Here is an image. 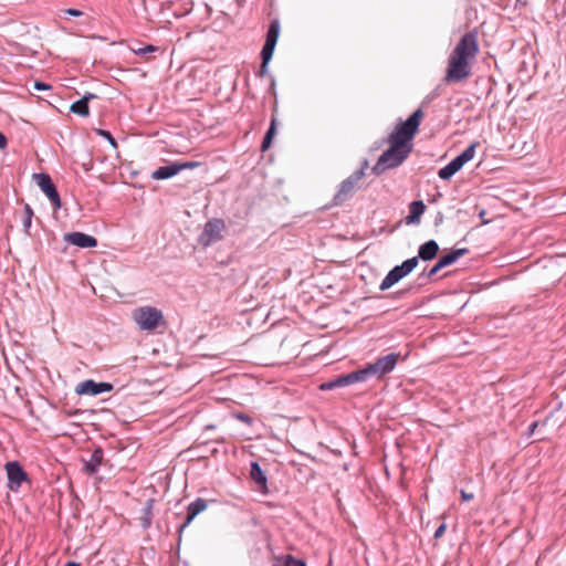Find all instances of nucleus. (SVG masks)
Wrapping results in <instances>:
<instances>
[{"instance_id": "obj_1", "label": "nucleus", "mask_w": 566, "mask_h": 566, "mask_svg": "<svg viewBox=\"0 0 566 566\" xmlns=\"http://www.w3.org/2000/svg\"><path fill=\"white\" fill-rule=\"evenodd\" d=\"M423 112L416 109L406 120H399L395 130L387 137L389 148L385 150L373 167L377 176L386 170L399 167L413 149V138L419 130Z\"/></svg>"}, {"instance_id": "obj_2", "label": "nucleus", "mask_w": 566, "mask_h": 566, "mask_svg": "<svg viewBox=\"0 0 566 566\" xmlns=\"http://www.w3.org/2000/svg\"><path fill=\"white\" fill-rule=\"evenodd\" d=\"M478 53V32L472 30L464 33L449 55L444 82L459 83L469 78Z\"/></svg>"}, {"instance_id": "obj_3", "label": "nucleus", "mask_w": 566, "mask_h": 566, "mask_svg": "<svg viewBox=\"0 0 566 566\" xmlns=\"http://www.w3.org/2000/svg\"><path fill=\"white\" fill-rule=\"evenodd\" d=\"M399 359V353H390L386 356L378 357L374 363L367 364L364 368H360L364 380L366 381L371 377L378 379L382 378L395 369Z\"/></svg>"}, {"instance_id": "obj_4", "label": "nucleus", "mask_w": 566, "mask_h": 566, "mask_svg": "<svg viewBox=\"0 0 566 566\" xmlns=\"http://www.w3.org/2000/svg\"><path fill=\"white\" fill-rule=\"evenodd\" d=\"M280 30V21L277 19L272 20L266 32L265 43L261 50L262 62L259 71L256 72V75L260 77H263L268 74V65L273 56L274 49L279 40Z\"/></svg>"}, {"instance_id": "obj_5", "label": "nucleus", "mask_w": 566, "mask_h": 566, "mask_svg": "<svg viewBox=\"0 0 566 566\" xmlns=\"http://www.w3.org/2000/svg\"><path fill=\"white\" fill-rule=\"evenodd\" d=\"M367 168L368 161L365 159L359 169L355 170L350 176L340 182L338 191L333 198L335 206H340L353 197L355 191L359 188L358 184L365 176V170Z\"/></svg>"}, {"instance_id": "obj_6", "label": "nucleus", "mask_w": 566, "mask_h": 566, "mask_svg": "<svg viewBox=\"0 0 566 566\" xmlns=\"http://www.w3.org/2000/svg\"><path fill=\"white\" fill-rule=\"evenodd\" d=\"M136 324L143 331H153L165 324L163 312L153 306H142L133 312Z\"/></svg>"}, {"instance_id": "obj_7", "label": "nucleus", "mask_w": 566, "mask_h": 566, "mask_svg": "<svg viewBox=\"0 0 566 566\" xmlns=\"http://www.w3.org/2000/svg\"><path fill=\"white\" fill-rule=\"evenodd\" d=\"M418 265V258H410L403 261L400 265L392 268L379 285L380 291L390 289L394 284L398 283L401 279L410 274Z\"/></svg>"}, {"instance_id": "obj_8", "label": "nucleus", "mask_w": 566, "mask_h": 566, "mask_svg": "<svg viewBox=\"0 0 566 566\" xmlns=\"http://www.w3.org/2000/svg\"><path fill=\"white\" fill-rule=\"evenodd\" d=\"M226 230V222L222 219L213 218L206 222L202 232L198 238V243L202 247H209L222 239V232Z\"/></svg>"}, {"instance_id": "obj_9", "label": "nucleus", "mask_w": 566, "mask_h": 566, "mask_svg": "<svg viewBox=\"0 0 566 566\" xmlns=\"http://www.w3.org/2000/svg\"><path fill=\"white\" fill-rule=\"evenodd\" d=\"M8 476V488L10 491L17 492L23 482L29 481L28 473L18 461H9L4 465Z\"/></svg>"}, {"instance_id": "obj_10", "label": "nucleus", "mask_w": 566, "mask_h": 566, "mask_svg": "<svg viewBox=\"0 0 566 566\" xmlns=\"http://www.w3.org/2000/svg\"><path fill=\"white\" fill-rule=\"evenodd\" d=\"M33 178L36 181L39 188L45 193V196L52 202L54 209H60L61 198L50 175L45 172L33 174Z\"/></svg>"}, {"instance_id": "obj_11", "label": "nucleus", "mask_w": 566, "mask_h": 566, "mask_svg": "<svg viewBox=\"0 0 566 566\" xmlns=\"http://www.w3.org/2000/svg\"><path fill=\"white\" fill-rule=\"evenodd\" d=\"M364 377L361 370L357 369L348 374L338 375L332 380L321 384V390H333L335 388L346 387L355 382H363Z\"/></svg>"}, {"instance_id": "obj_12", "label": "nucleus", "mask_w": 566, "mask_h": 566, "mask_svg": "<svg viewBox=\"0 0 566 566\" xmlns=\"http://www.w3.org/2000/svg\"><path fill=\"white\" fill-rule=\"evenodd\" d=\"M113 388L111 382H96L93 379H87L77 385L76 392L78 395L97 396L103 392L112 391Z\"/></svg>"}, {"instance_id": "obj_13", "label": "nucleus", "mask_w": 566, "mask_h": 566, "mask_svg": "<svg viewBox=\"0 0 566 566\" xmlns=\"http://www.w3.org/2000/svg\"><path fill=\"white\" fill-rule=\"evenodd\" d=\"M207 509V501L198 497L191 502L187 507V516L184 523L178 527V542L181 541V534L185 528L192 522V520Z\"/></svg>"}, {"instance_id": "obj_14", "label": "nucleus", "mask_w": 566, "mask_h": 566, "mask_svg": "<svg viewBox=\"0 0 566 566\" xmlns=\"http://www.w3.org/2000/svg\"><path fill=\"white\" fill-rule=\"evenodd\" d=\"M64 241L82 249L97 247V239L84 232H69L64 234Z\"/></svg>"}, {"instance_id": "obj_15", "label": "nucleus", "mask_w": 566, "mask_h": 566, "mask_svg": "<svg viewBox=\"0 0 566 566\" xmlns=\"http://www.w3.org/2000/svg\"><path fill=\"white\" fill-rule=\"evenodd\" d=\"M104 459V450L97 447L93 450L88 459H83L84 472L87 474H95Z\"/></svg>"}, {"instance_id": "obj_16", "label": "nucleus", "mask_w": 566, "mask_h": 566, "mask_svg": "<svg viewBox=\"0 0 566 566\" xmlns=\"http://www.w3.org/2000/svg\"><path fill=\"white\" fill-rule=\"evenodd\" d=\"M439 252V244L434 240H429L422 243L418 249V260H422L424 262L433 260Z\"/></svg>"}, {"instance_id": "obj_17", "label": "nucleus", "mask_w": 566, "mask_h": 566, "mask_svg": "<svg viewBox=\"0 0 566 566\" xmlns=\"http://www.w3.org/2000/svg\"><path fill=\"white\" fill-rule=\"evenodd\" d=\"M426 211V205L422 200H415L409 205V214L406 217L407 224H417Z\"/></svg>"}, {"instance_id": "obj_18", "label": "nucleus", "mask_w": 566, "mask_h": 566, "mask_svg": "<svg viewBox=\"0 0 566 566\" xmlns=\"http://www.w3.org/2000/svg\"><path fill=\"white\" fill-rule=\"evenodd\" d=\"M96 97L94 94L87 93L82 98L75 101L71 107L70 111L74 114H77L80 116L86 117L90 115V107L88 102Z\"/></svg>"}, {"instance_id": "obj_19", "label": "nucleus", "mask_w": 566, "mask_h": 566, "mask_svg": "<svg viewBox=\"0 0 566 566\" xmlns=\"http://www.w3.org/2000/svg\"><path fill=\"white\" fill-rule=\"evenodd\" d=\"M178 172L176 161L167 166H161L151 172V178L155 180H164L176 176Z\"/></svg>"}, {"instance_id": "obj_20", "label": "nucleus", "mask_w": 566, "mask_h": 566, "mask_svg": "<svg viewBox=\"0 0 566 566\" xmlns=\"http://www.w3.org/2000/svg\"><path fill=\"white\" fill-rule=\"evenodd\" d=\"M250 478L261 488L266 489L268 478L256 461L251 462Z\"/></svg>"}, {"instance_id": "obj_21", "label": "nucleus", "mask_w": 566, "mask_h": 566, "mask_svg": "<svg viewBox=\"0 0 566 566\" xmlns=\"http://www.w3.org/2000/svg\"><path fill=\"white\" fill-rule=\"evenodd\" d=\"M469 253V249L467 248H460V249H452L447 254L442 255L439 261L440 264H443L444 268L453 264L457 262L461 256H464Z\"/></svg>"}, {"instance_id": "obj_22", "label": "nucleus", "mask_w": 566, "mask_h": 566, "mask_svg": "<svg viewBox=\"0 0 566 566\" xmlns=\"http://www.w3.org/2000/svg\"><path fill=\"white\" fill-rule=\"evenodd\" d=\"M154 503H155L154 499L147 500L146 505L142 510V515H140L139 520H140V525L144 530L149 528L151 525L153 517H154V514H153Z\"/></svg>"}, {"instance_id": "obj_23", "label": "nucleus", "mask_w": 566, "mask_h": 566, "mask_svg": "<svg viewBox=\"0 0 566 566\" xmlns=\"http://www.w3.org/2000/svg\"><path fill=\"white\" fill-rule=\"evenodd\" d=\"M462 167L453 158L448 165L438 171V176L442 180L451 179Z\"/></svg>"}, {"instance_id": "obj_24", "label": "nucleus", "mask_w": 566, "mask_h": 566, "mask_svg": "<svg viewBox=\"0 0 566 566\" xmlns=\"http://www.w3.org/2000/svg\"><path fill=\"white\" fill-rule=\"evenodd\" d=\"M275 132H276V118L272 117L270 127H269L268 132L265 133L262 144H261L262 151H265L271 147Z\"/></svg>"}, {"instance_id": "obj_25", "label": "nucleus", "mask_w": 566, "mask_h": 566, "mask_svg": "<svg viewBox=\"0 0 566 566\" xmlns=\"http://www.w3.org/2000/svg\"><path fill=\"white\" fill-rule=\"evenodd\" d=\"M32 217H33V210L29 203H25L23 207V219H22V226L23 231L27 234H30V228L32 224Z\"/></svg>"}, {"instance_id": "obj_26", "label": "nucleus", "mask_w": 566, "mask_h": 566, "mask_svg": "<svg viewBox=\"0 0 566 566\" xmlns=\"http://www.w3.org/2000/svg\"><path fill=\"white\" fill-rule=\"evenodd\" d=\"M273 566H305V563L294 558L292 555H286L281 559H276Z\"/></svg>"}, {"instance_id": "obj_27", "label": "nucleus", "mask_w": 566, "mask_h": 566, "mask_svg": "<svg viewBox=\"0 0 566 566\" xmlns=\"http://www.w3.org/2000/svg\"><path fill=\"white\" fill-rule=\"evenodd\" d=\"M133 52L137 55H140V56H145L149 53H154V52H157L159 50L158 46H155L153 44H147L145 46H142V48H137V49H132Z\"/></svg>"}, {"instance_id": "obj_28", "label": "nucleus", "mask_w": 566, "mask_h": 566, "mask_svg": "<svg viewBox=\"0 0 566 566\" xmlns=\"http://www.w3.org/2000/svg\"><path fill=\"white\" fill-rule=\"evenodd\" d=\"M443 268L444 265L440 264V261L438 260V262L428 272H422L419 277L431 280Z\"/></svg>"}, {"instance_id": "obj_29", "label": "nucleus", "mask_w": 566, "mask_h": 566, "mask_svg": "<svg viewBox=\"0 0 566 566\" xmlns=\"http://www.w3.org/2000/svg\"><path fill=\"white\" fill-rule=\"evenodd\" d=\"M178 172L186 170V169H193L200 165L198 161H176Z\"/></svg>"}, {"instance_id": "obj_30", "label": "nucleus", "mask_w": 566, "mask_h": 566, "mask_svg": "<svg viewBox=\"0 0 566 566\" xmlns=\"http://www.w3.org/2000/svg\"><path fill=\"white\" fill-rule=\"evenodd\" d=\"M478 143H472L469 147H467L461 154L467 158L468 161L473 159L475 155V148Z\"/></svg>"}, {"instance_id": "obj_31", "label": "nucleus", "mask_w": 566, "mask_h": 566, "mask_svg": "<svg viewBox=\"0 0 566 566\" xmlns=\"http://www.w3.org/2000/svg\"><path fill=\"white\" fill-rule=\"evenodd\" d=\"M34 88L38 91L50 90L51 85L46 84L44 82L36 81V82H34Z\"/></svg>"}, {"instance_id": "obj_32", "label": "nucleus", "mask_w": 566, "mask_h": 566, "mask_svg": "<svg viewBox=\"0 0 566 566\" xmlns=\"http://www.w3.org/2000/svg\"><path fill=\"white\" fill-rule=\"evenodd\" d=\"M101 135L106 137V139L109 140V143L113 145V146H116V142H115V138L112 136V134L107 130H101Z\"/></svg>"}, {"instance_id": "obj_33", "label": "nucleus", "mask_w": 566, "mask_h": 566, "mask_svg": "<svg viewBox=\"0 0 566 566\" xmlns=\"http://www.w3.org/2000/svg\"><path fill=\"white\" fill-rule=\"evenodd\" d=\"M446 532V524H441L434 532V538H440Z\"/></svg>"}, {"instance_id": "obj_34", "label": "nucleus", "mask_w": 566, "mask_h": 566, "mask_svg": "<svg viewBox=\"0 0 566 566\" xmlns=\"http://www.w3.org/2000/svg\"><path fill=\"white\" fill-rule=\"evenodd\" d=\"M65 13L69 15H72V17H80L83 14L82 11H80L77 9H73V8L65 10Z\"/></svg>"}, {"instance_id": "obj_35", "label": "nucleus", "mask_w": 566, "mask_h": 566, "mask_svg": "<svg viewBox=\"0 0 566 566\" xmlns=\"http://www.w3.org/2000/svg\"><path fill=\"white\" fill-rule=\"evenodd\" d=\"M237 417H238V419H240L241 421H243L245 423L250 424L252 422L251 417L245 413H239Z\"/></svg>"}, {"instance_id": "obj_36", "label": "nucleus", "mask_w": 566, "mask_h": 566, "mask_svg": "<svg viewBox=\"0 0 566 566\" xmlns=\"http://www.w3.org/2000/svg\"><path fill=\"white\" fill-rule=\"evenodd\" d=\"M454 159L461 167L468 163L467 158L462 154L458 155Z\"/></svg>"}, {"instance_id": "obj_37", "label": "nucleus", "mask_w": 566, "mask_h": 566, "mask_svg": "<svg viewBox=\"0 0 566 566\" xmlns=\"http://www.w3.org/2000/svg\"><path fill=\"white\" fill-rule=\"evenodd\" d=\"M444 216L442 212H438L434 218V226L438 227L443 222Z\"/></svg>"}, {"instance_id": "obj_38", "label": "nucleus", "mask_w": 566, "mask_h": 566, "mask_svg": "<svg viewBox=\"0 0 566 566\" xmlns=\"http://www.w3.org/2000/svg\"><path fill=\"white\" fill-rule=\"evenodd\" d=\"M8 145L7 137L0 132V149H4Z\"/></svg>"}, {"instance_id": "obj_39", "label": "nucleus", "mask_w": 566, "mask_h": 566, "mask_svg": "<svg viewBox=\"0 0 566 566\" xmlns=\"http://www.w3.org/2000/svg\"><path fill=\"white\" fill-rule=\"evenodd\" d=\"M461 499L463 501H470L473 499V494L472 493H467L464 490H461Z\"/></svg>"}, {"instance_id": "obj_40", "label": "nucleus", "mask_w": 566, "mask_h": 566, "mask_svg": "<svg viewBox=\"0 0 566 566\" xmlns=\"http://www.w3.org/2000/svg\"><path fill=\"white\" fill-rule=\"evenodd\" d=\"M537 426H538V422H537V421L532 422V423L530 424V427H528V432H527V434H528V436H532V434L535 432V429L537 428Z\"/></svg>"}, {"instance_id": "obj_41", "label": "nucleus", "mask_w": 566, "mask_h": 566, "mask_svg": "<svg viewBox=\"0 0 566 566\" xmlns=\"http://www.w3.org/2000/svg\"><path fill=\"white\" fill-rule=\"evenodd\" d=\"M65 566H81V565L78 563H76V562H67L65 564Z\"/></svg>"}]
</instances>
